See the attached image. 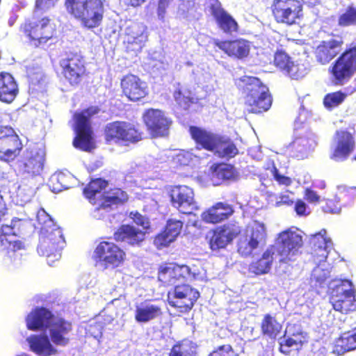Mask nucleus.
<instances>
[{
    "instance_id": "nucleus-1",
    "label": "nucleus",
    "mask_w": 356,
    "mask_h": 356,
    "mask_svg": "<svg viewBox=\"0 0 356 356\" xmlns=\"http://www.w3.org/2000/svg\"><path fill=\"white\" fill-rule=\"evenodd\" d=\"M26 327L33 331H48L49 335L31 334L26 339L32 352L41 356L56 354L52 343L65 346L69 343L72 324L64 318L56 316L45 307H35L26 316Z\"/></svg>"
},
{
    "instance_id": "nucleus-2",
    "label": "nucleus",
    "mask_w": 356,
    "mask_h": 356,
    "mask_svg": "<svg viewBox=\"0 0 356 356\" xmlns=\"http://www.w3.org/2000/svg\"><path fill=\"white\" fill-rule=\"evenodd\" d=\"M301 234V231L294 227L281 232L275 245L269 247L260 259L250 264V271L256 275L266 274L271 269L273 261L277 259V273H287L291 264L295 261L299 255V250L302 245Z\"/></svg>"
},
{
    "instance_id": "nucleus-3",
    "label": "nucleus",
    "mask_w": 356,
    "mask_h": 356,
    "mask_svg": "<svg viewBox=\"0 0 356 356\" xmlns=\"http://www.w3.org/2000/svg\"><path fill=\"white\" fill-rule=\"evenodd\" d=\"M325 235L326 230L322 229L312 235L310 238L314 262L317 264L312 270L310 284L315 288L323 287L326 284L332 268L330 264L327 261V258L332 248V242Z\"/></svg>"
},
{
    "instance_id": "nucleus-4",
    "label": "nucleus",
    "mask_w": 356,
    "mask_h": 356,
    "mask_svg": "<svg viewBox=\"0 0 356 356\" xmlns=\"http://www.w3.org/2000/svg\"><path fill=\"white\" fill-rule=\"evenodd\" d=\"M105 0H66L67 12L81 26L92 29L99 26L105 13Z\"/></svg>"
},
{
    "instance_id": "nucleus-5",
    "label": "nucleus",
    "mask_w": 356,
    "mask_h": 356,
    "mask_svg": "<svg viewBox=\"0 0 356 356\" xmlns=\"http://www.w3.org/2000/svg\"><path fill=\"white\" fill-rule=\"evenodd\" d=\"M241 86L246 93L245 105L250 113H260L268 111L272 104V97L268 88L257 77L244 76Z\"/></svg>"
},
{
    "instance_id": "nucleus-6",
    "label": "nucleus",
    "mask_w": 356,
    "mask_h": 356,
    "mask_svg": "<svg viewBox=\"0 0 356 356\" xmlns=\"http://www.w3.org/2000/svg\"><path fill=\"white\" fill-rule=\"evenodd\" d=\"M99 108L91 106L74 115V130L76 136L73 145L76 148L89 152L95 147L90 118L99 113Z\"/></svg>"
},
{
    "instance_id": "nucleus-7",
    "label": "nucleus",
    "mask_w": 356,
    "mask_h": 356,
    "mask_svg": "<svg viewBox=\"0 0 356 356\" xmlns=\"http://www.w3.org/2000/svg\"><path fill=\"white\" fill-rule=\"evenodd\" d=\"M25 223L24 220L14 218L10 225H3L0 229L1 248L5 254L6 265L14 262L17 257L16 252L23 248L22 243L16 238L22 234Z\"/></svg>"
},
{
    "instance_id": "nucleus-8",
    "label": "nucleus",
    "mask_w": 356,
    "mask_h": 356,
    "mask_svg": "<svg viewBox=\"0 0 356 356\" xmlns=\"http://www.w3.org/2000/svg\"><path fill=\"white\" fill-rule=\"evenodd\" d=\"M45 150L42 145H30L24 153L23 159L18 165V170L23 179L34 184L40 175L45 161Z\"/></svg>"
},
{
    "instance_id": "nucleus-9",
    "label": "nucleus",
    "mask_w": 356,
    "mask_h": 356,
    "mask_svg": "<svg viewBox=\"0 0 356 356\" xmlns=\"http://www.w3.org/2000/svg\"><path fill=\"white\" fill-rule=\"evenodd\" d=\"M65 244L62 231L60 227L51 230L43 228L40 233L38 252L40 255L47 257V263L52 266L55 261L61 257V250Z\"/></svg>"
},
{
    "instance_id": "nucleus-10",
    "label": "nucleus",
    "mask_w": 356,
    "mask_h": 356,
    "mask_svg": "<svg viewBox=\"0 0 356 356\" xmlns=\"http://www.w3.org/2000/svg\"><path fill=\"white\" fill-rule=\"evenodd\" d=\"M10 118L9 114L0 112V153L1 158L6 161H13L22 149V143L14 129L3 125Z\"/></svg>"
},
{
    "instance_id": "nucleus-11",
    "label": "nucleus",
    "mask_w": 356,
    "mask_h": 356,
    "mask_svg": "<svg viewBox=\"0 0 356 356\" xmlns=\"http://www.w3.org/2000/svg\"><path fill=\"white\" fill-rule=\"evenodd\" d=\"M330 302L334 310L341 313L355 310V290L353 283L348 280L338 281L332 290Z\"/></svg>"
},
{
    "instance_id": "nucleus-12",
    "label": "nucleus",
    "mask_w": 356,
    "mask_h": 356,
    "mask_svg": "<svg viewBox=\"0 0 356 356\" xmlns=\"http://www.w3.org/2000/svg\"><path fill=\"white\" fill-rule=\"evenodd\" d=\"M266 236L265 225L253 221L248 225L244 236L238 242V252L243 256L250 255L254 250L265 245Z\"/></svg>"
},
{
    "instance_id": "nucleus-13",
    "label": "nucleus",
    "mask_w": 356,
    "mask_h": 356,
    "mask_svg": "<svg viewBox=\"0 0 356 356\" xmlns=\"http://www.w3.org/2000/svg\"><path fill=\"white\" fill-rule=\"evenodd\" d=\"M277 23L292 25L302 15V8L298 0H273L270 6Z\"/></svg>"
},
{
    "instance_id": "nucleus-14",
    "label": "nucleus",
    "mask_w": 356,
    "mask_h": 356,
    "mask_svg": "<svg viewBox=\"0 0 356 356\" xmlns=\"http://www.w3.org/2000/svg\"><path fill=\"white\" fill-rule=\"evenodd\" d=\"M124 254V252L113 243L102 241L96 247L92 257L97 267L106 269L118 266Z\"/></svg>"
},
{
    "instance_id": "nucleus-15",
    "label": "nucleus",
    "mask_w": 356,
    "mask_h": 356,
    "mask_svg": "<svg viewBox=\"0 0 356 356\" xmlns=\"http://www.w3.org/2000/svg\"><path fill=\"white\" fill-rule=\"evenodd\" d=\"M24 29L35 47L45 44L55 33V25L46 17L25 23Z\"/></svg>"
},
{
    "instance_id": "nucleus-16",
    "label": "nucleus",
    "mask_w": 356,
    "mask_h": 356,
    "mask_svg": "<svg viewBox=\"0 0 356 356\" xmlns=\"http://www.w3.org/2000/svg\"><path fill=\"white\" fill-rule=\"evenodd\" d=\"M356 71V47L346 49L333 63L331 72L337 83L349 79Z\"/></svg>"
},
{
    "instance_id": "nucleus-17",
    "label": "nucleus",
    "mask_w": 356,
    "mask_h": 356,
    "mask_svg": "<svg viewBox=\"0 0 356 356\" xmlns=\"http://www.w3.org/2000/svg\"><path fill=\"white\" fill-rule=\"evenodd\" d=\"M200 296L199 292L188 284L175 285L173 291L169 292V304L181 312L190 310Z\"/></svg>"
},
{
    "instance_id": "nucleus-18",
    "label": "nucleus",
    "mask_w": 356,
    "mask_h": 356,
    "mask_svg": "<svg viewBox=\"0 0 356 356\" xmlns=\"http://www.w3.org/2000/svg\"><path fill=\"white\" fill-rule=\"evenodd\" d=\"M355 147L353 136L346 131H337L331 145L330 158L337 162L346 160Z\"/></svg>"
},
{
    "instance_id": "nucleus-19",
    "label": "nucleus",
    "mask_w": 356,
    "mask_h": 356,
    "mask_svg": "<svg viewBox=\"0 0 356 356\" xmlns=\"http://www.w3.org/2000/svg\"><path fill=\"white\" fill-rule=\"evenodd\" d=\"M143 120L153 137H163L168 134L172 121L161 110H147L143 114Z\"/></svg>"
},
{
    "instance_id": "nucleus-20",
    "label": "nucleus",
    "mask_w": 356,
    "mask_h": 356,
    "mask_svg": "<svg viewBox=\"0 0 356 356\" xmlns=\"http://www.w3.org/2000/svg\"><path fill=\"white\" fill-rule=\"evenodd\" d=\"M61 73L72 85L79 84L86 72L83 58L76 54L67 55L60 60Z\"/></svg>"
},
{
    "instance_id": "nucleus-21",
    "label": "nucleus",
    "mask_w": 356,
    "mask_h": 356,
    "mask_svg": "<svg viewBox=\"0 0 356 356\" xmlns=\"http://www.w3.org/2000/svg\"><path fill=\"white\" fill-rule=\"evenodd\" d=\"M172 204L183 213H191L197 209L192 188L186 186H175L169 191Z\"/></svg>"
},
{
    "instance_id": "nucleus-22",
    "label": "nucleus",
    "mask_w": 356,
    "mask_h": 356,
    "mask_svg": "<svg viewBox=\"0 0 356 356\" xmlns=\"http://www.w3.org/2000/svg\"><path fill=\"white\" fill-rule=\"evenodd\" d=\"M106 135L108 140H115L116 142L121 140L136 143L142 138L138 130L133 124L125 122L108 124L106 127Z\"/></svg>"
},
{
    "instance_id": "nucleus-23",
    "label": "nucleus",
    "mask_w": 356,
    "mask_h": 356,
    "mask_svg": "<svg viewBox=\"0 0 356 356\" xmlns=\"http://www.w3.org/2000/svg\"><path fill=\"white\" fill-rule=\"evenodd\" d=\"M205 6L214 18L218 27L227 33L236 32L238 24L236 20L222 7L218 0H205Z\"/></svg>"
},
{
    "instance_id": "nucleus-24",
    "label": "nucleus",
    "mask_w": 356,
    "mask_h": 356,
    "mask_svg": "<svg viewBox=\"0 0 356 356\" xmlns=\"http://www.w3.org/2000/svg\"><path fill=\"white\" fill-rule=\"evenodd\" d=\"M192 277H195V273L191 272L188 266L175 264L161 266L158 274L159 280L164 286L177 285L179 281Z\"/></svg>"
},
{
    "instance_id": "nucleus-25",
    "label": "nucleus",
    "mask_w": 356,
    "mask_h": 356,
    "mask_svg": "<svg viewBox=\"0 0 356 356\" xmlns=\"http://www.w3.org/2000/svg\"><path fill=\"white\" fill-rule=\"evenodd\" d=\"M146 30L143 23L131 22L126 27L124 41L129 50L136 52L142 49L147 39Z\"/></svg>"
},
{
    "instance_id": "nucleus-26",
    "label": "nucleus",
    "mask_w": 356,
    "mask_h": 356,
    "mask_svg": "<svg viewBox=\"0 0 356 356\" xmlns=\"http://www.w3.org/2000/svg\"><path fill=\"white\" fill-rule=\"evenodd\" d=\"M123 93L131 101L136 102L147 95V86L138 76L129 74L121 81Z\"/></svg>"
},
{
    "instance_id": "nucleus-27",
    "label": "nucleus",
    "mask_w": 356,
    "mask_h": 356,
    "mask_svg": "<svg viewBox=\"0 0 356 356\" xmlns=\"http://www.w3.org/2000/svg\"><path fill=\"white\" fill-rule=\"evenodd\" d=\"M342 44L340 38L322 42L314 52L316 61L322 65L328 63L340 52Z\"/></svg>"
},
{
    "instance_id": "nucleus-28",
    "label": "nucleus",
    "mask_w": 356,
    "mask_h": 356,
    "mask_svg": "<svg viewBox=\"0 0 356 356\" xmlns=\"http://www.w3.org/2000/svg\"><path fill=\"white\" fill-rule=\"evenodd\" d=\"M161 315V307L152 301L145 300L135 305L134 318L138 323H147Z\"/></svg>"
},
{
    "instance_id": "nucleus-29",
    "label": "nucleus",
    "mask_w": 356,
    "mask_h": 356,
    "mask_svg": "<svg viewBox=\"0 0 356 356\" xmlns=\"http://www.w3.org/2000/svg\"><path fill=\"white\" fill-rule=\"evenodd\" d=\"M237 232L230 227L223 226L209 232L207 238L209 239L211 249L218 250L225 248L233 240Z\"/></svg>"
},
{
    "instance_id": "nucleus-30",
    "label": "nucleus",
    "mask_w": 356,
    "mask_h": 356,
    "mask_svg": "<svg viewBox=\"0 0 356 356\" xmlns=\"http://www.w3.org/2000/svg\"><path fill=\"white\" fill-rule=\"evenodd\" d=\"M215 44L229 56L240 59L248 56L250 50V42L243 39L230 41L216 40Z\"/></svg>"
},
{
    "instance_id": "nucleus-31",
    "label": "nucleus",
    "mask_w": 356,
    "mask_h": 356,
    "mask_svg": "<svg viewBox=\"0 0 356 356\" xmlns=\"http://www.w3.org/2000/svg\"><path fill=\"white\" fill-rule=\"evenodd\" d=\"M145 232L133 225H122L113 235L114 239L131 245H139L145 239Z\"/></svg>"
},
{
    "instance_id": "nucleus-32",
    "label": "nucleus",
    "mask_w": 356,
    "mask_h": 356,
    "mask_svg": "<svg viewBox=\"0 0 356 356\" xmlns=\"http://www.w3.org/2000/svg\"><path fill=\"white\" fill-rule=\"evenodd\" d=\"M18 92V86L13 76L7 72L0 73V101L10 104Z\"/></svg>"
},
{
    "instance_id": "nucleus-33",
    "label": "nucleus",
    "mask_w": 356,
    "mask_h": 356,
    "mask_svg": "<svg viewBox=\"0 0 356 356\" xmlns=\"http://www.w3.org/2000/svg\"><path fill=\"white\" fill-rule=\"evenodd\" d=\"M233 213L232 207L218 202L202 214V220L208 223H218L227 219Z\"/></svg>"
},
{
    "instance_id": "nucleus-34",
    "label": "nucleus",
    "mask_w": 356,
    "mask_h": 356,
    "mask_svg": "<svg viewBox=\"0 0 356 356\" xmlns=\"http://www.w3.org/2000/svg\"><path fill=\"white\" fill-rule=\"evenodd\" d=\"M189 131L192 138L197 145L211 152L216 143L219 140L218 137L220 135L215 134L197 127H191Z\"/></svg>"
},
{
    "instance_id": "nucleus-35",
    "label": "nucleus",
    "mask_w": 356,
    "mask_h": 356,
    "mask_svg": "<svg viewBox=\"0 0 356 356\" xmlns=\"http://www.w3.org/2000/svg\"><path fill=\"white\" fill-rule=\"evenodd\" d=\"M355 349H356V327L341 334L336 341L332 352L337 355H342Z\"/></svg>"
},
{
    "instance_id": "nucleus-36",
    "label": "nucleus",
    "mask_w": 356,
    "mask_h": 356,
    "mask_svg": "<svg viewBox=\"0 0 356 356\" xmlns=\"http://www.w3.org/2000/svg\"><path fill=\"white\" fill-rule=\"evenodd\" d=\"M218 139L212 150L216 156L228 160L238 154L237 147L228 137L219 136Z\"/></svg>"
},
{
    "instance_id": "nucleus-37",
    "label": "nucleus",
    "mask_w": 356,
    "mask_h": 356,
    "mask_svg": "<svg viewBox=\"0 0 356 356\" xmlns=\"http://www.w3.org/2000/svg\"><path fill=\"white\" fill-rule=\"evenodd\" d=\"M317 145L316 137H300L295 139L291 145V149L296 152L294 155L298 159H303L312 151Z\"/></svg>"
},
{
    "instance_id": "nucleus-38",
    "label": "nucleus",
    "mask_w": 356,
    "mask_h": 356,
    "mask_svg": "<svg viewBox=\"0 0 356 356\" xmlns=\"http://www.w3.org/2000/svg\"><path fill=\"white\" fill-rule=\"evenodd\" d=\"M75 182V178L70 173L62 172L52 175L49 179V187L54 193H58L71 188Z\"/></svg>"
},
{
    "instance_id": "nucleus-39",
    "label": "nucleus",
    "mask_w": 356,
    "mask_h": 356,
    "mask_svg": "<svg viewBox=\"0 0 356 356\" xmlns=\"http://www.w3.org/2000/svg\"><path fill=\"white\" fill-rule=\"evenodd\" d=\"M128 199L127 194L120 188H115L104 195L97 210L108 211L113 205L122 203Z\"/></svg>"
},
{
    "instance_id": "nucleus-40",
    "label": "nucleus",
    "mask_w": 356,
    "mask_h": 356,
    "mask_svg": "<svg viewBox=\"0 0 356 356\" xmlns=\"http://www.w3.org/2000/svg\"><path fill=\"white\" fill-rule=\"evenodd\" d=\"M36 181L34 184L30 182L27 179H22L21 183L16 191L15 202L16 204L24 206L29 202L35 195L36 188Z\"/></svg>"
},
{
    "instance_id": "nucleus-41",
    "label": "nucleus",
    "mask_w": 356,
    "mask_h": 356,
    "mask_svg": "<svg viewBox=\"0 0 356 356\" xmlns=\"http://www.w3.org/2000/svg\"><path fill=\"white\" fill-rule=\"evenodd\" d=\"M282 325L276 320L275 317L270 314H266L261 322V330L264 335L270 339H276L282 330Z\"/></svg>"
},
{
    "instance_id": "nucleus-42",
    "label": "nucleus",
    "mask_w": 356,
    "mask_h": 356,
    "mask_svg": "<svg viewBox=\"0 0 356 356\" xmlns=\"http://www.w3.org/2000/svg\"><path fill=\"white\" fill-rule=\"evenodd\" d=\"M107 181L102 179H96L90 182L87 187L83 190L85 196L92 202L96 200L97 197H101V192L105 189L107 186Z\"/></svg>"
},
{
    "instance_id": "nucleus-43",
    "label": "nucleus",
    "mask_w": 356,
    "mask_h": 356,
    "mask_svg": "<svg viewBox=\"0 0 356 356\" xmlns=\"http://www.w3.org/2000/svg\"><path fill=\"white\" fill-rule=\"evenodd\" d=\"M196 348L192 341L184 340L172 347L169 356H195Z\"/></svg>"
},
{
    "instance_id": "nucleus-44",
    "label": "nucleus",
    "mask_w": 356,
    "mask_h": 356,
    "mask_svg": "<svg viewBox=\"0 0 356 356\" xmlns=\"http://www.w3.org/2000/svg\"><path fill=\"white\" fill-rule=\"evenodd\" d=\"M264 168L280 185L288 186L291 184V179L285 176L281 170L277 168L273 161H267L264 165Z\"/></svg>"
},
{
    "instance_id": "nucleus-45",
    "label": "nucleus",
    "mask_w": 356,
    "mask_h": 356,
    "mask_svg": "<svg viewBox=\"0 0 356 356\" xmlns=\"http://www.w3.org/2000/svg\"><path fill=\"white\" fill-rule=\"evenodd\" d=\"M355 196L356 188L340 186L337 188L335 199L337 202H341V207H346L353 201Z\"/></svg>"
},
{
    "instance_id": "nucleus-46",
    "label": "nucleus",
    "mask_w": 356,
    "mask_h": 356,
    "mask_svg": "<svg viewBox=\"0 0 356 356\" xmlns=\"http://www.w3.org/2000/svg\"><path fill=\"white\" fill-rule=\"evenodd\" d=\"M309 72L308 65L304 63L296 61L291 62L285 74L293 79L303 78Z\"/></svg>"
},
{
    "instance_id": "nucleus-47",
    "label": "nucleus",
    "mask_w": 356,
    "mask_h": 356,
    "mask_svg": "<svg viewBox=\"0 0 356 356\" xmlns=\"http://www.w3.org/2000/svg\"><path fill=\"white\" fill-rule=\"evenodd\" d=\"M347 94L337 91L327 94L323 99V104L327 109L332 110L339 106L346 98Z\"/></svg>"
},
{
    "instance_id": "nucleus-48",
    "label": "nucleus",
    "mask_w": 356,
    "mask_h": 356,
    "mask_svg": "<svg viewBox=\"0 0 356 356\" xmlns=\"http://www.w3.org/2000/svg\"><path fill=\"white\" fill-rule=\"evenodd\" d=\"M173 95L176 102L184 109H187L192 102L191 92L179 84L175 90Z\"/></svg>"
},
{
    "instance_id": "nucleus-49",
    "label": "nucleus",
    "mask_w": 356,
    "mask_h": 356,
    "mask_svg": "<svg viewBox=\"0 0 356 356\" xmlns=\"http://www.w3.org/2000/svg\"><path fill=\"white\" fill-rule=\"evenodd\" d=\"M102 316H99L95 320L90 321L86 327V334L92 337L98 341L102 336V330L105 323L102 321Z\"/></svg>"
},
{
    "instance_id": "nucleus-50",
    "label": "nucleus",
    "mask_w": 356,
    "mask_h": 356,
    "mask_svg": "<svg viewBox=\"0 0 356 356\" xmlns=\"http://www.w3.org/2000/svg\"><path fill=\"white\" fill-rule=\"evenodd\" d=\"M338 23L341 26H356V7L348 6L339 16Z\"/></svg>"
},
{
    "instance_id": "nucleus-51",
    "label": "nucleus",
    "mask_w": 356,
    "mask_h": 356,
    "mask_svg": "<svg viewBox=\"0 0 356 356\" xmlns=\"http://www.w3.org/2000/svg\"><path fill=\"white\" fill-rule=\"evenodd\" d=\"M36 218L38 225H40V231H42L43 228H46L47 230H51L54 228L58 227L55 225L51 216L43 209H40L37 211Z\"/></svg>"
},
{
    "instance_id": "nucleus-52",
    "label": "nucleus",
    "mask_w": 356,
    "mask_h": 356,
    "mask_svg": "<svg viewBox=\"0 0 356 356\" xmlns=\"http://www.w3.org/2000/svg\"><path fill=\"white\" fill-rule=\"evenodd\" d=\"M182 227V221L177 219H169L164 231L175 241L181 233Z\"/></svg>"
},
{
    "instance_id": "nucleus-53",
    "label": "nucleus",
    "mask_w": 356,
    "mask_h": 356,
    "mask_svg": "<svg viewBox=\"0 0 356 356\" xmlns=\"http://www.w3.org/2000/svg\"><path fill=\"white\" fill-rule=\"evenodd\" d=\"M291 62L289 56L285 52L277 51L275 53L274 58L275 65L284 73Z\"/></svg>"
},
{
    "instance_id": "nucleus-54",
    "label": "nucleus",
    "mask_w": 356,
    "mask_h": 356,
    "mask_svg": "<svg viewBox=\"0 0 356 356\" xmlns=\"http://www.w3.org/2000/svg\"><path fill=\"white\" fill-rule=\"evenodd\" d=\"M214 175L220 179L229 180L234 177V169L230 165H220L216 168L214 172Z\"/></svg>"
},
{
    "instance_id": "nucleus-55",
    "label": "nucleus",
    "mask_w": 356,
    "mask_h": 356,
    "mask_svg": "<svg viewBox=\"0 0 356 356\" xmlns=\"http://www.w3.org/2000/svg\"><path fill=\"white\" fill-rule=\"evenodd\" d=\"M275 206L282 207L284 205H291L294 202L293 193L286 191L284 193H280L275 197Z\"/></svg>"
},
{
    "instance_id": "nucleus-56",
    "label": "nucleus",
    "mask_w": 356,
    "mask_h": 356,
    "mask_svg": "<svg viewBox=\"0 0 356 356\" xmlns=\"http://www.w3.org/2000/svg\"><path fill=\"white\" fill-rule=\"evenodd\" d=\"M58 0H36L34 17H39L42 11L48 10L54 6Z\"/></svg>"
},
{
    "instance_id": "nucleus-57",
    "label": "nucleus",
    "mask_w": 356,
    "mask_h": 356,
    "mask_svg": "<svg viewBox=\"0 0 356 356\" xmlns=\"http://www.w3.org/2000/svg\"><path fill=\"white\" fill-rule=\"evenodd\" d=\"M208 356H237L232 347L225 344L217 347Z\"/></svg>"
},
{
    "instance_id": "nucleus-58",
    "label": "nucleus",
    "mask_w": 356,
    "mask_h": 356,
    "mask_svg": "<svg viewBox=\"0 0 356 356\" xmlns=\"http://www.w3.org/2000/svg\"><path fill=\"white\" fill-rule=\"evenodd\" d=\"M173 241L174 239L163 231L155 237L154 243L159 249H161L168 246Z\"/></svg>"
},
{
    "instance_id": "nucleus-59",
    "label": "nucleus",
    "mask_w": 356,
    "mask_h": 356,
    "mask_svg": "<svg viewBox=\"0 0 356 356\" xmlns=\"http://www.w3.org/2000/svg\"><path fill=\"white\" fill-rule=\"evenodd\" d=\"M341 209V202H337V200H329L327 201L325 206L323 207V211L325 213H330L333 214H338Z\"/></svg>"
},
{
    "instance_id": "nucleus-60",
    "label": "nucleus",
    "mask_w": 356,
    "mask_h": 356,
    "mask_svg": "<svg viewBox=\"0 0 356 356\" xmlns=\"http://www.w3.org/2000/svg\"><path fill=\"white\" fill-rule=\"evenodd\" d=\"M173 0H159L158 3V8L156 10V14L158 19L164 22L166 15V9L169 6L170 3Z\"/></svg>"
},
{
    "instance_id": "nucleus-61",
    "label": "nucleus",
    "mask_w": 356,
    "mask_h": 356,
    "mask_svg": "<svg viewBox=\"0 0 356 356\" xmlns=\"http://www.w3.org/2000/svg\"><path fill=\"white\" fill-rule=\"evenodd\" d=\"M130 216L136 224L140 225L143 227L142 230L144 231L149 227V222L148 220L138 212H131Z\"/></svg>"
},
{
    "instance_id": "nucleus-62",
    "label": "nucleus",
    "mask_w": 356,
    "mask_h": 356,
    "mask_svg": "<svg viewBox=\"0 0 356 356\" xmlns=\"http://www.w3.org/2000/svg\"><path fill=\"white\" fill-rule=\"evenodd\" d=\"M294 210L298 216H307L310 213L309 207L301 200H299L296 202Z\"/></svg>"
},
{
    "instance_id": "nucleus-63",
    "label": "nucleus",
    "mask_w": 356,
    "mask_h": 356,
    "mask_svg": "<svg viewBox=\"0 0 356 356\" xmlns=\"http://www.w3.org/2000/svg\"><path fill=\"white\" fill-rule=\"evenodd\" d=\"M193 3L191 1H182L181 3L179 4L177 13L180 17H186L187 16V13L190 11V10L193 8Z\"/></svg>"
},
{
    "instance_id": "nucleus-64",
    "label": "nucleus",
    "mask_w": 356,
    "mask_h": 356,
    "mask_svg": "<svg viewBox=\"0 0 356 356\" xmlns=\"http://www.w3.org/2000/svg\"><path fill=\"white\" fill-rule=\"evenodd\" d=\"M305 199L310 203H318L320 200V196L314 191L307 188L305 193Z\"/></svg>"
}]
</instances>
